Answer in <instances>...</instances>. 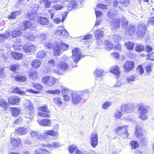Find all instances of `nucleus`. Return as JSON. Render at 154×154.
I'll list each match as a JSON object with an SVG mask.
<instances>
[{
    "instance_id": "1",
    "label": "nucleus",
    "mask_w": 154,
    "mask_h": 154,
    "mask_svg": "<svg viewBox=\"0 0 154 154\" xmlns=\"http://www.w3.org/2000/svg\"><path fill=\"white\" fill-rule=\"evenodd\" d=\"M44 135L40 134L38 132L32 130L30 135L32 137L35 138L38 140H42L43 139H45V137L48 135L54 137H57L58 136L57 131H55L52 129L45 131H44Z\"/></svg>"
},
{
    "instance_id": "2",
    "label": "nucleus",
    "mask_w": 154,
    "mask_h": 154,
    "mask_svg": "<svg viewBox=\"0 0 154 154\" xmlns=\"http://www.w3.org/2000/svg\"><path fill=\"white\" fill-rule=\"evenodd\" d=\"M45 47L49 49L52 48L54 56H58L62 53L67 50V45L64 43H60L54 45L50 42L46 43L45 45Z\"/></svg>"
},
{
    "instance_id": "3",
    "label": "nucleus",
    "mask_w": 154,
    "mask_h": 154,
    "mask_svg": "<svg viewBox=\"0 0 154 154\" xmlns=\"http://www.w3.org/2000/svg\"><path fill=\"white\" fill-rule=\"evenodd\" d=\"M38 115L43 118H49L51 117V111L48 108V106L45 104L38 108Z\"/></svg>"
},
{
    "instance_id": "4",
    "label": "nucleus",
    "mask_w": 154,
    "mask_h": 154,
    "mask_svg": "<svg viewBox=\"0 0 154 154\" xmlns=\"http://www.w3.org/2000/svg\"><path fill=\"white\" fill-rule=\"evenodd\" d=\"M72 59L74 63L72 64L73 67H76V64L80 60L81 58L82 57L81 54L80 50L79 48H75L72 50Z\"/></svg>"
},
{
    "instance_id": "5",
    "label": "nucleus",
    "mask_w": 154,
    "mask_h": 154,
    "mask_svg": "<svg viewBox=\"0 0 154 154\" xmlns=\"http://www.w3.org/2000/svg\"><path fill=\"white\" fill-rule=\"evenodd\" d=\"M33 87L36 91L32 89H29L26 90L28 93L34 94H38L42 93L44 89V87L41 84L39 83H34L32 84Z\"/></svg>"
},
{
    "instance_id": "6",
    "label": "nucleus",
    "mask_w": 154,
    "mask_h": 154,
    "mask_svg": "<svg viewBox=\"0 0 154 154\" xmlns=\"http://www.w3.org/2000/svg\"><path fill=\"white\" fill-rule=\"evenodd\" d=\"M43 83L49 86L54 85L57 81V79L51 76H47L43 77L42 79Z\"/></svg>"
},
{
    "instance_id": "7",
    "label": "nucleus",
    "mask_w": 154,
    "mask_h": 154,
    "mask_svg": "<svg viewBox=\"0 0 154 154\" xmlns=\"http://www.w3.org/2000/svg\"><path fill=\"white\" fill-rule=\"evenodd\" d=\"M127 125L119 127L116 129L115 131L118 135H121L122 137L126 138L128 135L127 131Z\"/></svg>"
},
{
    "instance_id": "8",
    "label": "nucleus",
    "mask_w": 154,
    "mask_h": 154,
    "mask_svg": "<svg viewBox=\"0 0 154 154\" xmlns=\"http://www.w3.org/2000/svg\"><path fill=\"white\" fill-rule=\"evenodd\" d=\"M68 94H70L72 97V102L74 104H76L80 103L82 98L79 93L72 92V91H68Z\"/></svg>"
},
{
    "instance_id": "9",
    "label": "nucleus",
    "mask_w": 154,
    "mask_h": 154,
    "mask_svg": "<svg viewBox=\"0 0 154 154\" xmlns=\"http://www.w3.org/2000/svg\"><path fill=\"white\" fill-rule=\"evenodd\" d=\"M20 100V98L17 95H12L9 96L8 98V101L10 104L12 105H17Z\"/></svg>"
},
{
    "instance_id": "10",
    "label": "nucleus",
    "mask_w": 154,
    "mask_h": 154,
    "mask_svg": "<svg viewBox=\"0 0 154 154\" xmlns=\"http://www.w3.org/2000/svg\"><path fill=\"white\" fill-rule=\"evenodd\" d=\"M67 68V64L63 61H60L57 66V70L55 71L56 73L61 74L63 71H65Z\"/></svg>"
},
{
    "instance_id": "11",
    "label": "nucleus",
    "mask_w": 154,
    "mask_h": 154,
    "mask_svg": "<svg viewBox=\"0 0 154 154\" xmlns=\"http://www.w3.org/2000/svg\"><path fill=\"white\" fill-rule=\"evenodd\" d=\"M14 50L15 51H19L23 49V45H22L20 39H17L12 45Z\"/></svg>"
},
{
    "instance_id": "12",
    "label": "nucleus",
    "mask_w": 154,
    "mask_h": 154,
    "mask_svg": "<svg viewBox=\"0 0 154 154\" xmlns=\"http://www.w3.org/2000/svg\"><path fill=\"white\" fill-rule=\"evenodd\" d=\"M135 134L141 142L144 140L145 138L143 137V134L141 127L138 125H136L135 128Z\"/></svg>"
},
{
    "instance_id": "13",
    "label": "nucleus",
    "mask_w": 154,
    "mask_h": 154,
    "mask_svg": "<svg viewBox=\"0 0 154 154\" xmlns=\"http://www.w3.org/2000/svg\"><path fill=\"white\" fill-rule=\"evenodd\" d=\"M120 19L119 18L113 19L111 22V25L112 30L115 31L119 29L120 25Z\"/></svg>"
},
{
    "instance_id": "14",
    "label": "nucleus",
    "mask_w": 154,
    "mask_h": 154,
    "mask_svg": "<svg viewBox=\"0 0 154 154\" xmlns=\"http://www.w3.org/2000/svg\"><path fill=\"white\" fill-rule=\"evenodd\" d=\"M146 26L143 24H140L138 26L137 34L139 37H142L145 34L146 31Z\"/></svg>"
},
{
    "instance_id": "15",
    "label": "nucleus",
    "mask_w": 154,
    "mask_h": 154,
    "mask_svg": "<svg viewBox=\"0 0 154 154\" xmlns=\"http://www.w3.org/2000/svg\"><path fill=\"white\" fill-rule=\"evenodd\" d=\"M21 25L20 26V28L21 31H25L30 29L32 26V23L28 20L23 21L21 23Z\"/></svg>"
},
{
    "instance_id": "16",
    "label": "nucleus",
    "mask_w": 154,
    "mask_h": 154,
    "mask_svg": "<svg viewBox=\"0 0 154 154\" xmlns=\"http://www.w3.org/2000/svg\"><path fill=\"white\" fill-rule=\"evenodd\" d=\"M10 143L12 146L16 148L21 145V140L19 137L17 138L11 137L10 138Z\"/></svg>"
},
{
    "instance_id": "17",
    "label": "nucleus",
    "mask_w": 154,
    "mask_h": 154,
    "mask_svg": "<svg viewBox=\"0 0 154 154\" xmlns=\"http://www.w3.org/2000/svg\"><path fill=\"white\" fill-rule=\"evenodd\" d=\"M90 139L92 147L93 148H95L98 145V135L96 133H93L91 135Z\"/></svg>"
},
{
    "instance_id": "18",
    "label": "nucleus",
    "mask_w": 154,
    "mask_h": 154,
    "mask_svg": "<svg viewBox=\"0 0 154 154\" xmlns=\"http://www.w3.org/2000/svg\"><path fill=\"white\" fill-rule=\"evenodd\" d=\"M28 132L27 129L23 127H18L15 129L14 133L19 135H24Z\"/></svg>"
},
{
    "instance_id": "19",
    "label": "nucleus",
    "mask_w": 154,
    "mask_h": 154,
    "mask_svg": "<svg viewBox=\"0 0 154 154\" xmlns=\"http://www.w3.org/2000/svg\"><path fill=\"white\" fill-rule=\"evenodd\" d=\"M41 145L44 148L46 147L48 149L57 148L60 146V143L58 142H53L52 144L43 143Z\"/></svg>"
},
{
    "instance_id": "20",
    "label": "nucleus",
    "mask_w": 154,
    "mask_h": 154,
    "mask_svg": "<svg viewBox=\"0 0 154 154\" xmlns=\"http://www.w3.org/2000/svg\"><path fill=\"white\" fill-rule=\"evenodd\" d=\"M37 21L39 24L42 25H48L49 23V19L45 17H38Z\"/></svg>"
},
{
    "instance_id": "21",
    "label": "nucleus",
    "mask_w": 154,
    "mask_h": 154,
    "mask_svg": "<svg viewBox=\"0 0 154 154\" xmlns=\"http://www.w3.org/2000/svg\"><path fill=\"white\" fill-rule=\"evenodd\" d=\"M38 123L42 126L50 127L52 125V123L50 119H43L38 120Z\"/></svg>"
},
{
    "instance_id": "22",
    "label": "nucleus",
    "mask_w": 154,
    "mask_h": 154,
    "mask_svg": "<svg viewBox=\"0 0 154 154\" xmlns=\"http://www.w3.org/2000/svg\"><path fill=\"white\" fill-rule=\"evenodd\" d=\"M23 49L25 53L32 52L35 51V47L32 44H26L23 45Z\"/></svg>"
},
{
    "instance_id": "23",
    "label": "nucleus",
    "mask_w": 154,
    "mask_h": 154,
    "mask_svg": "<svg viewBox=\"0 0 154 154\" xmlns=\"http://www.w3.org/2000/svg\"><path fill=\"white\" fill-rule=\"evenodd\" d=\"M134 63L132 61H128L126 62L124 65L123 67L125 72H128L131 70L134 67Z\"/></svg>"
},
{
    "instance_id": "24",
    "label": "nucleus",
    "mask_w": 154,
    "mask_h": 154,
    "mask_svg": "<svg viewBox=\"0 0 154 154\" xmlns=\"http://www.w3.org/2000/svg\"><path fill=\"white\" fill-rule=\"evenodd\" d=\"M67 32L66 30L63 26H59L57 28L55 34L58 35L63 36Z\"/></svg>"
},
{
    "instance_id": "25",
    "label": "nucleus",
    "mask_w": 154,
    "mask_h": 154,
    "mask_svg": "<svg viewBox=\"0 0 154 154\" xmlns=\"http://www.w3.org/2000/svg\"><path fill=\"white\" fill-rule=\"evenodd\" d=\"M67 14V13L65 12L64 13H62L61 14L62 19H61L59 17H56L54 19V23L56 24H58L61 22H63L64 20L66 19Z\"/></svg>"
},
{
    "instance_id": "26",
    "label": "nucleus",
    "mask_w": 154,
    "mask_h": 154,
    "mask_svg": "<svg viewBox=\"0 0 154 154\" xmlns=\"http://www.w3.org/2000/svg\"><path fill=\"white\" fill-rule=\"evenodd\" d=\"M9 104L8 102L3 98L0 99V107L4 110H7L8 108Z\"/></svg>"
},
{
    "instance_id": "27",
    "label": "nucleus",
    "mask_w": 154,
    "mask_h": 154,
    "mask_svg": "<svg viewBox=\"0 0 154 154\" xmlns=\"http://www.w3.org/2000/svg\"><path fill=\"white\" fill-rule=\"evenodd\" d=\"M14 80L17 82H26L27 79L26 75H16L13 77Z\"/></svg>"
},
{
    "instance_id": "28",
    "label": "nucleus",
    "mask_w": 154,
    "mask_h": 154,
    "mask_svg": "<svg viewBox=\"0 0 154 154\" xmlns=\"http://www.w3.org/2000/svg\"><path fill=\"white\" fill-rule=\"evenodd\" d=\"M11 92L13 94L20 95H24L25 94V91H21L20 89V88L17 86H15L13 87Z\"/></svg>"
},
{
    "instance_id": "29",
    "label": "nucleus",
    "mask_w": 154,
    "mask_h": 154,
    "mask_svg": "<svg viewBox=\"0 0 154 154\" xmlns=\"http://www.w3.org/2000/svg\"><path fill=\"white\" fill-rule=\"evenodd\" d=\"M149 107L143 104H140L138 108V110L140 112L147 113Z\"/></svg>"
},
{
    "instance_id": "30",
    "label": "nucleus",
    "mask_w": 154,
    "mask_h": 154,
    "mask_svg": "<svg viewBox=\"0 0 154 154\" xmlns=\"http://www.w3.org/2000/svg\"><path fill=\"white\" fill-rule=\"evenodd\" d=\"M24 106L26 110L29 111V112L30 113H34V109L33 106L30 103H26L24 104Z\"/></svg>"
},
{
    "instance_id": "31",
    "label": "nucleus",
    "mask_w": 154,
    "mask_h": 154,
    "mask_svg": "<svg viewBox=\"0 0 154 154\" xmlns=\"http://www.w3.org/2000/svg\"><path fill=\"white\" fill-rule=\"evenodd\" d=\"M11 115L14 117H17L20 113L18 109L15 107H11L10 108Z\"/></svg>"
},
{
    "instance_id": "32",
    "label": "nucleus",
    "mask_w": 154,
    "mask_h": 154,
    "mask_svg": "<svg viewBox=\"0 0 154 154\" xmlns=\"http://www.w3.org/2000/svg\"><path fill=\"white\" fill-rule=\"evenodd\" d=\"M35 154H49V152L44 148H38L35 151Z\"/></svg>"
},
{
    "instance_id": "33",
    "label": "nucleus",
    "mask_w": 154,
    "mask_h": 154,
    "mask_svg": "<svg viewBox=\"0 0 154 154\" xmlns=\"http://www.w3.org/2000/svg\"><path fill=\"white\" fill-rule=\"evenodd\" d=\"M103 71L102 69H97L94 72V74L96 75V80H99V78L103 75Z\"/></svg>"
},
{
    "instance_id": "34",
    "label": "nucleus",
    "mask_w": 154,
    "mask_h": 154,
    "mask_svg": "<svg viewBox=\"0 0 154 154\" xmlns=\"http://www.w3.org/2000/svg\"><path fill=\"white\" fill-rule=\"evenodd\" d=\"M20 29H16L12 31L11 33V35L12 38H16L21 35L22 32Z\"/></svg>"
},
{
    "instance_id": "35",
    "label": "nucleus",
    "mask_w": 154,
    "mask_h": 154,
    "mask_svg": "<svg viewBox=\"0 0 154 154\" xmlns=\"http://www.w3.org/2000/svg\"><path fill=\"white\" fill-rule=\"evenodd\" d=\"M20 66V64L19 63H14L11 65L9 66V69L11 71L15 72L17 69H19Z\"/></svg>"
},
{
    "instance_id": "36",
    "label": "nucleus",
    "mask_w": 154,
    "mask_h": 154,
    "mask_svg": "<svg viewBox=\"0 0 154 154\" xmlns=\"http://www.w3.org/2000/svg\"><path fill=\"white\" fill-rule=\"evenodd\" d=\"M11 56L13 58L16 60H19L23 57V55L19 53L13 52L11 53Z\"/></svg>"
},
{
    "instance_id": "37",
    "label": "nucleus",
    "mask_w": 154,
    "mask_h": 154,
    "mask_svg": "<svg viewBox=\"0 0 154 154\" xmlns=\"http://www.w3.org/2000/svg\"><path fill=\"white\" fill-rule=\"evenodd\" d=\"M110 71L111 72L113 73L116 75H119L120 74V72L119 70V68L117 66L112 67L110 69Z\"/></svg>"
},
{
    "instance_id": "38",
    "label": "nucleus",
    "mask_w": 154,
    "mask_h": 154,
    "mask_svg": "<svg viewBox=\"0 0 154 154\" xmlns=\"http://www.w3.org/2000/svg\"><path fill=\"white\" fill-rule=\"evenodd\" d=\"M41 64L40 61L38 59L34 60L31 63L32 67L34 69H37L39 68Z\"/></svg>"
},
{
    "instance_id": "39",
    "label": "nucleus",
    "mask_w": 154,
    "mask_h": 154,
    "mask_svg": "<svg viewBox=\"0 0 154 154\" xmlns=\"http://www.w3.org/2000/svg\"><path fill=\"white\" fill-rule=\"evenodd\" d=\"M121 109L122 111H124L126 113H128L132 111L131 107L127 105H124L122 106Z\"/></svg>"
},
{
    "instance_id": "40",
    "label": "nucleus",
    "mask_w": 154,
    "mask_h": 154,
    "mask_svg": "<svg viewBox=\"0 0 154 154\" xmlns=\"http://www.w3.org/2000/svg\"><path fill=\"white\" fill-rule=\"evenodd\" d=\"M103 34L104 33L103 31H101L100 29H98L97 30L94 35L97 39H100L102 38Z\"/></svg>"
},
{
    "instance_id": "41",
    "label": "nucleus",
    "mask_w": 154,
    "mask_h": 154,
    "mask_svg": "<svg viewBox=\"0 0 154 154\" xmlns=\"http://www.w3.org/2000/svg\"><path fill=\"white\" fill-rule=\"evenodd\" d=\"M77 8V3L76 1L73 0L70 1L68 4V11L72 10V8Z\"/></svg>"
},
{
    "instance_id": "42",
    "label": "nucleus",
    "mask_w": 154,
    "mask_h": 154,
    "mask_svg": "<svg viewBox=\"0 0 154 154\" xmlns=\"http://www.w3.org/2000/svg\"><path fill=\"white\" fill-rule=\"evenodd\" d=\"M20 11H19L11 12V14L8 16V18L11 20L16 19L17 16V13H20Z\"/></svg>"
},
{
    "instance_id": "43",
    "label": "nucleus",
    "mask_w": 154,
    "mask_h": 154,
    "mask_svg": "<svg viewBox=\"0 0 154 154\" xmlns=\"http://www.w3.org/2000/svg\"><path fill=\"white\" fill-rule=\"evenodd\" d=\"M42 3L44 5V8H48L51 7L52 2L49 0H42Z\"/></svg>"
},
{
    "instance_id": "44",
    "label": "nucleus",
    "mask_w": 154,
    "mask_h": 154,
    "mask_svg": "<svg viewBox=\"0 0 154 154\" xmlns=\"http://www.w3.org/2000/svg\"><path fill=\"white\" fill-rule=\"evenodd\" d=\"M105 44L106 45L105 48L107 50L109 51L112 48V44L110 42L106 40L105 41Z\"/></svg>"
},
{
    "instance_id": "45",
    "label": "nucleus",
    "mask_w": 154,
    "mask_h": 154,
    "mask_svg": "<svg viewBox=\"0 0 154 154\" xmlns=\"http://www.w3.org/2000/svg\"><path fill=\"white\" fill-rule=\"evenodd\" d=\"M121 20L122 23V27L124 29H126L128 27V25L127 20L124 17H122Z\"/></svg>"
},
{
    "instance_id": "46",
    "label": "nucleus",
    "mask_w": 154,
    "mask_h": 154,
    "mask_svg": "<svg viewBox=\"0 0 154 154\" xmlns=\"http://www.w3.org/2000/svg\"><path fill=\"white\" fill-rule=\"evenodd\" d=\"M10 32H7L5 33L4 34H0V40L2 39V41L4 40L5 39H6L10 37Z\"/></svg>"
},
{
    "instance_id": "47",
    "label": "nucleus",
    "mask_w": 154,
    "mask_h": 154,
    "mask_svg": "<svg viewBox=\"0 0 154 154\" xmlns=\"http://www.w3.org/2000/svg\"><path fill=\"white\" fill-rule=\"evenodd\" d=\"M125 45L127 49L129 50L133 49L134 45L133 43L130 42L125 43Z\"/></svg>"
},
{
    "instance_id": "48",
    "label": "nucleus",
    "mask_w": 154,
    "mask_h": 154,
    "mask_svg": "<svg viewBox=\"0 0 154 154\" xmlns=\"http://www.w3.org/2000/svg\"><path fill=\"white\" fill-rule=\"evenodd\" d=\"M38 72L36 71L30 72L29 73V76L30 78L33 79H36L38 76Z\"/></svg>"
},
{
    "instance_id": "49",
    "label": "nucleus",
    "mask_w": 154,
    "mask_h": 154,
    "mask_svg": "<svg viewBox=\"0 0 154 154\" xmlns=\"http://www.w3.org/2000/svg\"><path fill=\"white\" fill-rule=\"evenodd\" d=\"M60 91L58 89H56L54 91L53 90H48L46 91V93L52 94L53 95L59 94H60Z\"/></svg>"
},
{
    "instance_id": "50",
    "label": "nucleus",
    "mask_w": 154,
    "mask_h": 154,
    "mask_svg": "<svg viewBox=\"0 0 154 154\" xmlns=\"http://www.w3.org/2000/svg\"><path fill=\"white\" fill-rule=\"evenodd\" d=\"M78 147L77 146L75 145H73L70 146L69 148L68 149L69 152L71 153H72L74 152H75L76 150L77 149Z\"/></svg>"
},
{
    "instance_id": "51",
    "label": "nucleus",
    "mask_w": 154,
    "mask_h": 154,
    "mask_svg": "<svg viewBox=\"0 0 154 154\" xmlns=\"http://www.w3.org/2000/svg\"><path fill=\"white\" fill-rule=\"evenodd\" d=\"M135 27L132 25L129 26V28L128 29V33L130 35H132L134 33Z\"/></svg>"
},
{
    "instance_id": "52",
    "label": "nucleus",
    "mask_w": 154,
    "mask_h": 154,
    "mask_svg": "<svg viewBox=\"0 0 154 154\" xmlns=\"http://www.w3.org/2000/svg\"><path fill=\"white\" fill-rule=\"evenodd\" d=\"M130 144L131 145L132 148L133 149H136L139 146V144L136 141L133 140L132 141Z\"/></svg>"
},
{
    "instance_id": "53",
    "label": "nucleus",
    "mask_w": 154,
    "mask_h": 154,
    "mask_svg": "<svg viewBox=\"0 0 154 154\" xmlns=\"http://www.w3.org/2000/svg\"><path fill=\"white\" fill-rule=\"evenodd\" d=\"M135 77L134 75H131L127 77L126 80L128 83H130L134 81Z\"/></svg>"
},
{
    "instance_id": "54",
    "label": "nucleus",
    "mask_w": 154,
    "mask_h": 154,
    "mask_svg": "<svg viewBox=\"0 0 154 154\" xmlns=\"http://www.w3.org/2000/svg\"><path fill=\"white\" fill-rule=\"evenodd\" d=\"M112 104V103L111 102H106L103 104L102 107L104 109H107L109 106Z\"/></svg>"
},
{
    "instance_id": "55",
    "label": "nucleus",
    "mask_w": 154,
    "mask_h": 154,
    "mask_svg": "<svg viewBox=\"0 0 154 154\" xmlns=\"http://www.w3.org/2000/svg\"><path fill=\"white\" fill-rule=\"evenodd\" d=\"M122 116V113L118 110L115 111L114 115V117L118 119H120Z\"/></svg>"
},
{
    "instance_id": "56",
    "label": "nucleus",
    "mask_w": 154,
    "mask_h": 154,
    "mask_svg": "<svg viewBox=\"0 0 154 154\" xmlns=\"http://www.w3.org/2000/svg\"><path fill=\"white\" fill-rule=\"evenodd\" d=\"M53 101L57 105H60L62 104V102L60 97H55L53 99Z\"/></svg>"
},
{
    "instance_id": "57",
    "label": "nucleus",
    "mask_w": 154,
    "mask_h": 154,
    "mask_svg": "<svg viewBox=\"0 0 154 154\" xmlns=\"http://www.w3.org/2000/svg\"><path fill=\"white\" fill-rule=\"evenodd\" d=\"M27 18L30 20H32L34 19L35 17V15L34 13H31L30 12H28L26 15Z\"/></svg>"
},
{
    "instance_id": "58",
    "label": "nucleus",
    "mask_w": 154,
    "mask_h": 154,
    "mask_svg": "<svg viewBox=\"0 0 154 154\" xmlns=\"http://www.w3.org/2000/svg\"><path fill=\"white\" fill-rule=\"evenodd\" d=\"M114 41L116 42H119L121 39V37L117 34H115L113 35Z\"/></svg>"
},
{
    "instance_id": "59",
    "label": "nucleus",
    "mask_w": 154,
    "mask_h": 154,
    "mask_svg": "<svg viewBox=\"0 0 154 154\" xmlns=\"http://www.w3.org/2000/svg\"><path fill=\"white\" fill-rule=\"evenodd\" d=\"M144 47L142 45H137L135 48V50L138 52H140L141 51H143Z\"/></svg>"
},
{
    "instance_id": "60",
    "label": "nucleus",
    "mask_w": 154,
    "mask_h": 154,
    "mask_svg": "<svg viewBox=\"0 0 154 154\" xmlns=\"http://www.w3.org/2000/svg\"><path fill=\"white\" fill-rule=\"evenodd\" d=\"M140 113V118L142 120H145L147 118V113Z\"/></svg>"
},
{
    "instance_id": "61",
    "label": "nucleus",
    "mask_w": 154,
    "mask_h": 154,
    "mask_svg": "<svg viewBox=\"0 0 154 154\" xmlns=\"http://www.w3.org/2000/svg\"><path fill=\"white\" fill-rule=\"evenodd\" d=\"M45 55V53L44 51H40L38 52L37 56L39 58H43Z\"/></svg>"
},
{
    "instance_id": "62",
    "label": "nucleus",
    "mask_w": 154,
    "mask_h": 154,
    "mask_svg": "<svg viewBox=\"0 0 154 154\" xmlns=\"http://www.w3.org/2000/svg\"><path fill=\"white\" fill-rule=\"evenodd\" d=\"M53 7L56 11L60 10L63 8L62 5L59 4H57L53 6Z\"/></svg>"
},
{
    "instance_id": "63",
    "label": "nucleus",
    "mask_w": 154,
    "mask_h": 154,
    "mask_svg": "<svg viewBox=\"0 0 154 154\" xmlns=\"http://www.w3.org/2000/svg\"><path fill=\"white\" fill-rule=\"evenodd\" d=\"M137 70L139 74L142 75L143 73L144 70L142 65H139L137 68Z\"/></svg>"
},
{
    "instance_id": "64",
    "label": "nucleus",
    "mask_w": 154,
    "mask_h": 154,
    "mask_svg": "<svg viewBox=\"0 0 154 154\" xmlns=\"http://www.w3.org/2000/svg\"><path fill=\"white\" fill-rule=\"evenodd\" d=\"M147 58L148 60H154V53H151L147 55Z\"/></svg>"
}]
</instances>
